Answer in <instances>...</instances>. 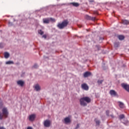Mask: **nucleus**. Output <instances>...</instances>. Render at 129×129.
I'll list each match as a JSON object with an SVG mask.
<instances>
[{"label":"nucleus","mask_w":129,"mask_h":129,"mask_svg":"<svg viewBox=\"0 0 129 129\" xmlns=\"http://www.w3.org/2000/svg\"><path fill=\"white\" fill-rule=\"evenodd\" d=\"M78 128H79V124H77L75 128V129H78Z\"/></svg>","instance_id":"obj_31"},{"label":"nucleus","mask_w":129,"mask_h":129,"mask_svg":"<svg viewBox=\"0 0 129 129\" xmlns=\"http://www.w3.org/2000/svg\"><path fill=\"white\" fill-rule=\"evenodd\" d=\"M92 74L90 72H86L85 73H84V77L86 78L87 77H89V76H91Z\"/></svg>","instance_id":"obj_9"},{"label":"nucleus","mask_w":129,"mask_h":129,"mask_svg":"<svg viewBox=\"0 0 129 129\" xmlns=\"http://www.w3.org/2000/svg\"><path fill=\"white\" fill-rule=\"evenodd\" d=\"M114 47H115L116 48H117V47H118V43L117 42H115L114 43Z\"/></svg>","instance_id":"obj_26"},{"label":"nucleus","mask_w":129,"mask_h":129,"mask_svg":"<svg viewBox=\"0 0 129 129\" xmlns=\"http://www.w3.org/2000/svg\"><path fill=\"white\" fill-rule=\"evenodd\" d=\"M121 86L125 89L127 92H129V85L124 83H122Z\"/></svg>","instance_id":"obj_6"},{"label":"nucleus","mask_w":129,"mask_h":129,"mask_svg":"<svg viewBox=\"0 0 129 129\" xmlns=\"http://www.w3.org/2000/svg\"><path fill=\"white\" fill-rule=\"evenodd\" d=\"M94 121L96 123V125H100V120H98L97 118L94 119Z\"/></svg>","instance_id":"obj_16"},{"label":"nucleus","mask_w":129,"mask_h":129,"mask_svg":"<svg viewBox=\"0 0 129 129\" xmlns=\"http://www.w3.org/2000/svg\"><path fill=\"white\" fill-rule=\"evenodd\" d=\"M35 118H36V115L31 114L29 116V119L30 121H33L35 120Z\"/></svg>","instance_id":"obj_8"},{"label":"nucleus","mask_w":129,"mask_h":129,"mask_svg":"<svg viewBox=\"0 0 129 129\" xmlns=\"http://www.w3.org/2000/svg\"><path fill=\"white\" fill-rule=\"evenodd\" d=\"M34 88L36 91H40V90H41V87H40V85H39V84H36Z\"/></svg>","instance_id":"obj_13"},{"label":"nucleus","mask_w":129,"mask_h":129,"mask_svg":"<svg viewBox=\"0 0 129 129\" xmlns=\"http://www.w3.org/2000/svg\"><path fill=\"white\" fill-rule=\"evenodd\" d=\"M6 64H7V65H10L11 64H14V61H7L6 62Z\"/></svg>","instance_id":"obj_21"},{"label":"nucleus","mask_w":129,"mask_h":129,"mask_svg":"<svg viewBox=\"0 0 129 129\" xmlns=\"http://www.w3.org/2000/svg\"><path fill=\"white\" fill-rule=\"evenodd\" d=\"M44 24H49L50 23V19L49 18H45L43 19Z\"/></svg>","instance_id":"obj_14"},{"label":"nucleus","mask_w":129,"mask_h":129,"mask_svg":"<svg viewBox=\"0 0 129 129\" xmlns=\"http://www.w3.org/2000/svg\"><path fill=\"white\" fill-rule=\"evenodd\" d=\"M17 84L18 85H20V86L23 87V86H24V84H25V82H24V81L22 80H19L17 81Z\"/></svg>","instance_id":"obj_10"},{"label":"nucleus","mask_w":129,"mask_h":129,"mask_svg":"<svg viewBox=\"0 0 129 129\" xmlns=\"http://www.w3.org/2000/svg\"><path fill=\"white\" fill-rule=\"evenodd\" d=\"M38 34H40V35H43L44 32H43L42 30H38Z\"/></svg>","instance_id":"obj_23"},{"label":"nucleus","mask_w":129,"mask_h":129,"mask_svg":"<svg viewBox=\"0 0 129 129\" xmlns=\"http://www.w3.org/2000/svg\"><path fill=\"white\" fill-rule=\"evenodd\" d=\"M118 38L119 39V40L122 41V40L124 39V36L123 35H119L118 36Z\"/></svg>","instance_id":"obj_20"},{"label":"nucleus","mask_w":129,"mask_h":129,"mask_svg":"<svg viewBox=\"0 0 129 129\" xmlns=\"http://www.w3.org/2000/svg\"><path fill=\"white\" fill-rule=\"evenodd\" d=\"M90 102H91V99L89 97H84L80 99V105L82 106H86L87 103H90Z\"/></svg>","instance_id":"obj_1"},{"label":"nucleus","mask_w":129,"mask_h":129,"mask_svg":"<svg viewBox=\"0 0 129 129\" xmlns=\"http://www.w3.org/2000/svg\"><path fill=\"white\" fill-rule=\"evenodd\" d=\"M110 116H111V117H114V116H113V115H111Z\"/></svg>","instance_id":"obj_36"},{"label":"nucleus","mask_w":129,"mask_h":129,"mask_svg":"<svg viewBox=\"0 0 129 129\" xmlns=\"http://www.w3.org/2000/svg\"><path fill=\"white\" fill-rule=\"evenodd\" d=\"M49 19V21H51V22H53V23H55L56 22V20H55V19L52 18H50Z\"/></svg>","instance_id":"obj_22"},{"label":"nucleus","mask_w":129,"mask_h":129,"mask_svg":"<svg viewBox=\"0 0 129 129\" xmlns=\"http://www.w3.org/2000/svg\"><path fill=\"white\" fill-rule=\"evenodd\" d=\"M38 67H39V66H38V64H35L33 66V68L37 69V68H38Z\"/></svg>","instance_id":"obj_27"},{"label":"nucleus","mask_w":129,"mask_h":129,"mask_svg":"<svg viewBox=\"0 0 129 129\" xmlns=\"http://www.w3.org/2000/svg\"><path fill=\"white\" fill-rule=\"evenodd\" d=\"M68 24H69L68 20H64L61 23H58L57 27L60 30H62V29H64L65 27H67V26H68Z\"/></svg>","instance_id":"obj_3"},{"label":"nucleus","mask_w":129,"mask_h":129,"mask_svg":"<svg viewBox=\"0 0 129 129\" xmlns=\"http://www.w3.org/2000/svg\"><path fill=\"white\" fill-rule=\"evenodd\" d=\"M0 129H6V128L4 126H1Z\"/></svg>","instance_id":"obj_34"},{"label":"nucleus","mask_w":129,"mask_h":129,"mask_svg":"<svg viewBox=\"0 0 129 129\" xmlns=\"http://www.w3.org/2000/svg\"><path fill=\"white\" fill-rule=\"evenodd\" d=\"M9 116V111L8 108L5 107L2 109V113L0 112V120H3L4 118H8Z\"/></svg>","instance_id":"obj_2"},{"label":"nucleus","mask_w":129,"mask_h":129,"mask_svg":"<svg viewBox=\"0 0 129 129\" xmlns=\"http://www.w3.org/2000/svg\"><path fill=\"white\" fill-rule=\"evenodd\" d=\"M121 23L122 24H123V25H128L129 24V21L128 20H122L121 21Z\"/></svg>","instance_id":"obj_17"},{"label":"nucleus","mask_w":129,"mask_h":129,"mask_svg":"<svg viewBox=\"0 0 129 129\" xmlns=\"http://www.w3.org/2000/svg\"><path fill=\"white\" fill-rule=\"evenodd\" d=\"M85 18L86 19V20L93 21L94 22L96 21L97 20L96 18H95V17H92L87 15L85 16Z\"/></svg>","instance_id":"obj_5"},{"label":"nucleus","mask_w":129,"mask_h":129,"mask_svg":"<svg viewBox=\"0 0 129 129\" xmlns=\"http://www.w3.org/2000/svg\"><path fill=\"white\" fill-rule=\"evenodd\" d=\"M119 118L120 119H122V118H124V114H121L119 115Z\"/></svg>","instance_id":"obj_24"},{"label":"nucleus","mask_w":129,"mask_h":129,"mask_svg":"<svg viewBox=\"0 0 129 129\" xmlns=\"http://www.w3.org/2000/svg\"><path fill=\"white\" fill-rule=\"evenodd\" d=\"M42 38H44V39H46V38H47V36L46 35H43L42 36Z\"/></svg>","instance_id":"obj_33"},{"label":"nucleus","mask_w":129,"mask_h":129,"mask_svg":"<svg viewBox=\"0 0 129 129\" xmlns=\"http://www.w3.org/2000/svg\"><path fill=\"white\" fill-rule=\"evenodd\" d=\"M70 121H71L70 118H69L68 117L64 118V123H66V124L69 123V122H70Z\"/></svg>","instance_id":"obj_12"},{"label":"nucleus","mask_w":129,"mask_h":129,"mask_svg":"<svg viewBox=\"0 0 129 129\" xmlns=\"http://www.w3.org/2000/svg\"><path fill=\"white\" fill-rule=\"evenodd\" d=\"M103 82V80H98L97 82L98 84H102Z\"/></svg>","instance_id":"obj_25"},{"label":"nucleus","mask_w":129,"mask_h":129,"mask_svg":"<svg viewBox=\"0 0 129 129\" xmlns=\"http://www.w3.org/2000/svg\"><path fill=\"white\" fill-rule=\"evenodd\" d=\"M4 46L5 44H4L3 43H0V48H4Z\"/></svg>","instance_id":"obj_29"},{"label":"nucleus","mask_w":129,"mask_h":129,"mask_svg":"<svg viewBox=\"0 0 129 129\" xmlns=\"http://www.w3.org/2000/svg\"><path fill=\"white\" fill-rule=\"evenodd\" d=\"M109 93L110 94V95H112L113 96H116V92H115V91L113 90H111L110 91Z\"/></svg>","instance_id":"obj_11"},{"label":"nucleus","mask_w":129,"mask_h":129,"mask_svg":"<svg viewBox=\"0 0 129 129\" xmlns=\"http://www.w3.org/2000/svg\"><path fill=\"white\" fill-rule=\"evenodd\" d=\"M81 87H82V89H84V90H88V89H89V87L86 84H82Z\"/></svg>","instance_id":"obj_7"},{"label":"nucleus","mask_w":129,"mask_h":129,"mask_svg":"<svg viewBox=\"0 0 129 129\" xmlns=\"http://www.w3.org/2000/svg\"><path fill=\"white\" fill-rule=\"evenodd\" d=\"M106 115H107V116H109V110H107L106 111Z\"/></svg>","instance_id":"obj_28"},{"label":"nucleus","mask_w":129,"mask_h":129,"mask_svg":"<svg viewBox=\"0 0 129 129\" xmlns=\"http://www.w3.org/2000/svg\"><path fill=\"white\" fill-rule=\"evenodd\" d=\"M3 106V102H2V99H0V108Z\"/></svg>","instance_id":"obj_30"},{"label":"nucleus","mask_w":129,"mask_h":129,"mask_svg":"<svg viewBox=\"0 0 129 129\" xmlns=\"http://www.w3.org/2000/svg\"><path fill=\"white\" fill-rule=\"evenodd\" d=\"M81 27H82V26H81V25H79V28H81Z\"/></svg>","instance_id":"obj_37"},{"label":"nucleus","mask_w":129,"mask_h":129,"mask_svg":"<svg viewBox=\"0 0 129 129\" xmlns=\"http://www.w3.org/2000/svg\"><path fill=\"white\" fill-rule=\"evenodd\" d=\"M4 57L6 59H8V58H9V57H10V53H9L8 52H5Z\"/></svg>","instance_id":"obj_19"},{"label":"nucleus","mask_w":129,"mask_h":129,"mask_svg":"<svg viewBox=\"0 0 129 129\" xmlns=\"http://www.w3.org/2000/svg\"><path fill=\"white\" fill-rule=\"evenodd\" d=\"M118 103H119V106L120 108H124V104L121 102H118Z\"/></svg>","instance_id":"obj_18"},{"label":"nucleus","mask_w":129,"mask_h":129,"mask_svg":"<svg viewBox=\"0 0 129 129\" xmlns=\"http://www.w3.org/2000/svg\"><path fill=\"white\" fill-rule=\"evenodd\" d=\"M43 124L45 127H49L50 125H51V121L49 120H45Z\"/></svg>","instance_id":"obj_4"},{"label":"nucleus","mask_w":129,"mask_h":129,"mask_svg":"<svg viewBox=\"0 0 129 129\" xmlns=\"http://www.w3.org/2000/svg\"><path fill=\"white\" fill-rule=\"evenodd\" d=\"M27 129H33V127L29 126L27 127Z\"/></svg>","instance_id":"obj_35"},{"label":"nucleus","mask_w":129,"mask_h":129,"mask_svg":"<svg viewBox=\"0 0 129 129\" xmlns=\"http://www.w3.org/2000/svg\"><path fill=\"white\" fill-rule=\"evenodd\" d=\"M70 5H72L73 7H76V8H78V7H79L80 5L79 3H70Z\"/></svg>","instance_id":"obj_15"},{"label":"nucleus","mask_w":129,"mask_h":129,"mask_svg":"<svg viewBox=\"0 0 129 129\" xmlns=\"http://www.w3.org/2000/svg\"><path fill=\"white\" fill-rule=\"evenodd\" d=\"M8 25L9 26H13V23L12 22H9Z\"/></svg>","instance_id":"obj_32"}]
</instances>
